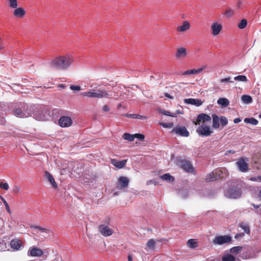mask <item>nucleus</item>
I'll use <instances>...</instances> for the list:
<instances>
[{
    "instance_id": "1",
    "label": "nucleus",
    "mask_w": 261,
    "mask_h": 261,
    "mask_svg": "<svg viewBox=\"0 0 261 261\" xmlns=\"http://www.w3.org/2000/svg\"><path fill=\"white\" fill-rule=\"evenodd\" d=\"M211 121V117L206 114L202 113L198 115L196 120L193 122L196 125H200L196 129V132L199 136L207 137L211 135L213 131L210 126L205 124V122H210Z\"/></svg>"
},
{
    "instance_id": "2",
    "label": "nucleus",
    "mask_w": 261,
    "mask_h": 261,
    "mask_svg": "<svg viewBox=\"0 0 261 261\" xmlns=\"http://www.w3.org/2000/svg\"><path fill=\"white\" fill-rule=\"evenodd\" d=\"M73 62V58L70 55L60 56L51 61L50 65L51 67L65 70L67 69Z\"/></svg>"
},
{
    "instance_id": "3",
    "label": "nucleus",
    "mask_w": 261,
    "mask_h": 261,
    "mask_svg": "<svg viewBox=\"0 0 261 261\" xmlns=\"http://www.w3.org/2000/svg\"><path fill=\"white\" fill-rule=\"evenodd\" d=\"M243 187V182H235L228 189L226 196L233 199L240 198L242 195Z\"/></svg>"
},
{
    "instance_id": "4",
    "label": "nucleus",
    "mask_w": 261,
    "mask_h": 261,
    "mask_svg": "<svg viewBox=\"0 0 261 261\" xmlns=\"http://www.w3.org/2000/svg\"><path fill=\"white\" fill-rule=\"evenodd\" d=\"M14 114L19 118H27L31 115V111L24 103H20L14 108Z\"/></svg>"
},
{
    "instance_id": "5",
    "label": "nucleus",
    "mask_w": 261,
    "mask_h": 261,
    "mask_svg": "<svg viewBox=\"0 0 261 261\" xmlns=\"http://www.w3.org/2000/svg\"><path fill=\"white\" fill-rule=\"evenodd\" d=\"M83 96H87L92 98H102L106 97L110 98V95L106 91L101 90L100 89L93 90L92 91L83 92L81 94Z\"/></svg>"
},
{
    "instance_id": "6",
    "label": "nucleus",
    "mask_w": 261,
    "mask_h": 261,
    "mask_svg": "<svg viewBox=\"0 0 261 261\" xmlns=\"http://www.w3.org/2000/svg\"><path fill=\"white\" fill-rule=\"evenodd\" d=\"M231 238L229 236H220L216 237L213 240V243L215 245H223L231 242Z\"/></svg>"
},
{
    "instance_id": "7",
    "label": "nucleus",
    "mask_w": 261,
    "mask_h": 261,
    "mask_svg": "<svg viewBox=\"0 0 261 261\" xmlns=\"http://www.w3.org/2000/svg\"><path fill=\"white\" fill-rule=\"evenodd\" d=\"M129 182V179L125 176H120L118 178L116 188L119 190H123L127 188Z\"/></svg>"
},
{
    "instance_id": "8",
    "label": "nucleus",
    "mask_w": 261,
    "mask_h": 261,
    "mask_svg": "<svg viewBox=\"0 0 261 261\" xmlns=\"http://www.w3.org/2000/svg\"><path fill=\"white\" fill-rule=\"evenodd\" d=\"M171 133H175L182 137H187L189 136V132L186 127L183 126H177L174 127Z\"/></svg>"
},
{
    "instance_id": "9",
    "label": "nucleus",
    "mask_w": 261,
    "mask_h": 261,
    "mask_svg": "<svg viewBox=\"0 0 261 261\" xmlns=\"http://www.w3.org/2000/svg\"><path fill=\"white\" fill-rule=\"evenodd\" d=\"M222 172L220 170H217L207 175L205 180L206 181H213L222 177Z\"/></svg>"
},
{
    "instance_id": "10",
    "label": "nucleus",
    "mask_w": 261,
    "mask_h": 261,
    "mask_svg": "<svg viewBox=\"0 0 261 261\" xmlns=\"http://www.w3.org/2000/svg\"><path fill=\"white\" fill-rule=\"evenodd\" d=\"M99 232L104 237H109L111 236L113 232V230L108 226L101 224L98 227Z\"/></svg>"
},
{
    "instance_id": "11",
    "label": "nucleus",
    "mask_w": 261,
    "mask_h": 261,
    "mask_svg": "<svg viewBox=\"0 0 261 261\" xmlns=\"http://www.w3.org/2000/svg\"><path fill=\"white\" fill-rule=\"evenodd\" d=\"M246 161H248L247 159L241 158L236 163L237 167L241 172H246L248 170V164Z\"/></svg>"
},
{
    "instance_id": "12",
    "label": "nucleus",
    "mask_w": 261,
    "mask_h": 261,
    "mask_svg": "<svg viewBox=\"0 0 261 261\" xmlns=\"http://www.w3.org/2000/svg\"><path fill=\"white\" fill-rule=\"evenodd\" d=\"M43 254V251L37 247H30L28 251V255L32 257H41Z\"/></svg>"
},
{
    "instance_id": "13",
    "label": "nucleus",
    "mask_w": 261,
    "mask_h": 261,
    "mask_svg": "<svg viewBox=\"0 0 261 261\" xmlns=\"http://www.w3.org/2000/svg\"><path fill=\"white\" fill-rule=\"evenodd\" d=\"M179 165L180 167L189 173H192L194 171V168L190 161L181 160L179 161Z\"/></svg>"
},
{
    "instance_id": "14",
    "label": "nucleus",
    "mask_w": 261,
    "mask_h": 261,
    "mask_svg": "<svg viewBox=\"0 0 261 261\" xmlns=\"http://www.w3.org/2000/svg\"><path fill=\"white\" fill-rule=\"evenodd\" d=\"M59 124L62 127H67L70 126L72 123V120L68 116H62L58 120Z\"/></svg>"
},
{
    "instance_id": "15",
    "label": "nucleus",
    "mask_w": 261,
    "mask_h": 261,
    "mask_svg": "<svg viewBox=\"0 0 261 261\" xmlns=\"http://www.w3.org/2000/svg\"><path fill=\"white\" fill-rule=\"evenodd\" d=\"M212 34L214 36L218 35L222 29V26L221 24L217 22H213L211 25Z\"/></svg>"
},
{
    "instance_id": "16",
    "label": "nucleus",
    "mask_w": 261,
    "mask_h": 261,
    "mask_svg": "<svg viewBox=\"0 0 261 261\" xmlns=\"http://www.w3.org/2000/svg\"><path fill=\"white\" fill-rule=\"evenodd\" d=\"M162 240H154L153 239H149L146 244V249L150 251H154L156 242H162Z\"/></svg>"
},
{
    "instance_id": "17",
    "label": "nucleus",
    "mask_w": 261,
    "mask_h": 261,
    "mask_svg": "<svg viewBox=\"0 0 261 261\" xmlns=\"http://www.w3.org/2000/svg\"><path fill=\"white\" fill-rule=\"evenodd\" d=\"M13 12V15L17 18H23L25 14L24 9L21 7H16Z\"/></svg>"
},
{
    "instance_id": "18",
    "label": "nucleus",
    "mask_w": 261,
    "mask_h": 261,
    "mask_svg": "<svg viewBox=\"0 0 261 261\" xmlns=\"http://www.w3.org/2000/svg\"><path fill=\"white\" fill-rule=\"evenodd\" d=\"M111 163L114 166L119 169L123 168L126 163V160L118 161L116 159H111Z\"/></svg>"
},
{
    "instance_id": "19",
    "label": "nucleus",
    "mask_w": 261,
    "mask_h": 261,
    "mask_svg": "<svg viewBox=\"0 0 261 261\" xmlns=\"http://www.w3.org/2000/svg\"><path fill=\"white\" fill-rule=\"evenodd\" d=\"M190 28V24L188 21H184L181 25L178 26L176 31L178 32H184L188 30Z\"/></svg>"
},
{
    "instance_id": "20",
    "label": "nucleus",
    "mask_w": 261,
    "mask_h": 261,
    "mask_svg": "<svg viewBox=\"0 0 261 261\" xmlns=\"http://www.w3.org/2000/svg\"><path fill=\"white\" fill-rule=\"evenodd\" d=\"M185 103L191 104L196 106H200L202 104V102L200 99L194 98H187L184 100Z\"/></svg>"
},
{
    "instance_id": "21",
    "label": "nucleus",
    "mask_w": 261,
    "mask_h": 261,
    "mask_svg": "<svg viewBox=\"0 0 261 261\" xmlns=\"http://www.w3.org/2000/svg\"><path fill=\"white\" fill-rule=\"evenodd\" d=\"M10 245L13 249L18 250L20 248L22 242L19 240L13 239L11 241Z\"/></svg>"
},
{
    "instance_id": "22",
    "label": "nucleus",
    "mask_w": 261,
    "mask_h": 261,
    "mask_svg": "<svg viewBox=\"0 0 261 261\" xmlns=\"http://www.w3.org/2000/svg\"><path fill=\"white\" fill-rule=\"evenodd\" d=\"M187 54V49L185 47H181L177 49L176 57L177 58H185Z\"/></svg>"
},
{
    "instance_id": "23",
    "label": "nucleus",
    "mask_w": 261,
    "mask_h": 261,
    "mask_svg": "<svg viewBox=\"0 0 261 261\" xmlns=\"http://www.w3.org/2000/svg\"><path fill=\"white\" fill-rule=\"evenodd\" d=\"M45 175L46 178L48 179V181L51 184L53 187L55 188H57L58 187V185L55 182V179L52 175L48 171H46L45 172Z\"/></svg>"
},
{
    "instance_id": "24",
    "label": "nucleus",
    "mask_w": 261,
    "mask_h": 261,
    "mask_svg": "<svg viewBox=\"0 0 261 261\" xmlns=\"http://www.w3.org/2000/svg\"><path fill=\"white\" fill-rule=\"evenodd\" d=\"M213 127L215 128H218L220 126V118L216 114H213Z\"/></svg>"
},
{
    "instance_id": "25",
    "label": "nucleus",
    "mask_w": 261,
    "mask_h": 261,
    "mask_svg": "<svg viewBox=\"0 0 261 261\" xmlns=\"http://www.w3.org/2000/svg\"><path fill=\"white\" fill-rule=\"evenodd\" d=\"M203 70V68H199V69H191V70H187L186 71H185L183 73H182V75H189V74H198L200 72H201Z\"/></svg>"
},
{
    "instance_id": "26",
    "label": "nucleus",
    "mask_w": 261,
    "mask_h": 261,
    "mask_svg": "<svg viewBox=\"0 0 261 261\" xmlns=\"http://www.w3.org/2000/svg\"><path fill=\"white\" fill-rule=\"evenodd\" d=\"M217 103L223 107H226L229 105V101L226 98H220L217 100Z\"/></svg>"
},
{
    "instance_id": "27",
    "label": "nucleus",
    "mask_w": 261,
    "mask_h": 261,
    "mask_svg": "<svg viewBox=\"0 0 261 261\" xmlns=\"http://www.w3.org/2000/svg\"><path fill=\"white\" fill-rule=\"evenodd\" d=\"M127 118H132L133 119H146L147 117L144 116H142L139 114H126L124 115Z\"/></svg>"
},
{
    "instance_id": "28",
    "label": "nucleus",
    "mask_w": 261,
    "mask_h": 261,
    "mask_svg": "<svg viewBox=\"0 0 261 261\" xmlns=\"http://www.w3.org/2000/svg\"><path fill=\"white\" fill-rule=\"evenodd\" d=\"M161 178L163 180L167 181H173L175 179L174 177L170 175L169 173H166L161 176Z\"/></svg>"
},
{
    "instance_id": "29",
    "label": "nucleus",
    "mask_w": 261,
    "mask_h": 261,
    "mask_svg": "<svg viewBox=\"0 0 261 261\" xmlns=\"http://www.w3.org/2000/svg\"><path fill=\"white\" fill-rule=\"evenodd\" d=\"M244 121L246 123H249L254 125L258 124V120L254 118H246Z\"/></svg>"
},
{
    "instance_id": "30",
    "label": "nucleus",
    "mask_w": 261,
    "mask_h": 261,
    "mask_svg": "<svg viewBox=\"0 0 261 261\" xmlns=\"http://www.w3.org/2000/svg\"><path fill=\"white\" fill-rule=\"evenodd\" d=\"M187 245L191 248H195L198 247V242L194 239H190L187 242Z\"/></svg>"
},
{
    "instance_id": "31",
    "label": "nucleus",
    "mask_w": 261,
    "mask_h": 261,
    "mask_svg": "<svg viewBox=\"0 0 261 261\" xmlns=\"http://www.w3.org/2000/svg\"><path fill=\"white\" fill-rule=\"evenodd\" d=\"M243 249V247L241 246H236L231 248L230 250V252L234 254H238L240 253Z\"/></svg>"
},
{
    "instance_id": "32",
    "label": "nucleus",
    "mask_w": 261,
    "mask_h": 261,
    "mask_svg": "<svg viewBox=\"0 0 261 261\" xmlns=\"http://www.w3.org/2000/svg\"><path fill=\"white\" fill-rule=\"evenodd\" d=\"M241 98L242 101L246 103H250L252 101V99L249 95H244L242 96Z\"/></svg>"
},
{
    "instance_id": "33",
    "label": "nucleus",
    "mask_w": 261,
    "mask_h": 261,
    "mask_svg": "<svg viewBox=\"0 0 261 261\" xmlns=\"http://www.w3.org/2000/svg\"><path fill=\"white\" fill-rule=\"evenodd\" d=\"M240 227L244 230V231L248 233H250L249 226L248 224L245 223H241L239 224Z\"/></svg>"
},
{
    "instance_id": "34",
    "label": "nucleus",
    "mask_w": 261,
    "mask_h": 261,
    "mask_svg": "<svg viewBox=\"0 0 261 261\" xmlns=\"http://www.w3.org/2000/svg\"><path fill=\"white\" fill-rule=\"evenodd\" d=\"M236 257L230 254H226L222 257V261H235Z\"/></svg>"
},
{
    "instance_id": "35",
    "label": "nucleus",
    "mask_w": 261,
    "mask_h": 261,
    "mask_svg": "<svg viewBox=\"0 0 261 261\" xmlns=\"http://www.w3.org/2000/svg\"><path fill=\"white\" fill-rule=\"evenodd\" d=\"M122 137L124 139L129 141H133L134 140V135H130L128 133H124Z\"/></svg>"
},
{
    "instance_id": "36",
    "label": "nucleus",
    "mask_w": 261,
    "mask_h": 261,
    "mask_svg": "<svg viewBox=\"0 0 261 261\" xmlns=\"http://www.w3.org/2000/svg\"><path fill=\"white\" fill-rule=\"evenodd\" d=\"M247 24V20L245 19H243L238 24V27L240 29H243L246 27Z\"/></svg>"
},
{
    "instance_id": "37",
    "label": "nucleus",
    "mask_w": 261,
    "mask_h": 261,
    "mask_svg": "<svg viewBox=\"0 0 261 261\" xmlns=\"http://www.w3.org/2000/svg\"><path fill=\"white\" fill-rule=\"evenodd\" d=\"M234 79L236 81H241V82H246L247 81V77L244 75H238L234 77Z\"/></svg>"
},
{
    "instance_id": "38",
    "label": "nucleus",
    "mask_w": 261,
    "mask_h": 261,
    "mask_svg": "<svg viewBox=\"0 0 261 261\" xmlns=\"http://www.w3.org/2000/svg\"><path fill=\"white\" fill-rule=\"evenodd\" d=\"M220 122L222 127L225 126L228 123L227 119L224 116H221L220 118Z\"/></svg>"
},
{
    "instance_id": "39",
    "label": "nucleus",
    "mask_w": 261,
    "mask_h": 261,
    "mask_svg": "<svg viewBox=\"0 0 261 261\" xmlns=\"http://www.w3.org/2000/svg\"><path fill=\"white\" fill-rule=\"evenodd\" d=\"M3 202L4 203V205H5L6 206V209L7 210V211L9 213V214H11V210H10V208L9 207V206L8 205V203H7V202L6 201V200L3 197L1 196V197Z\"/></svg>"
},
{
    "instance_id": "40",
    "label": "nucleus",
    "mask_w": 261,
    "mask_h": 261,
    "mask_svg": "<svg viewBox=\"0 0 261 261\" xmlns=\"http://www.w3.org/2000/svg\"><path fill=\"white\" fill-rule=\"evenodd\" d=\"M9 185L7 183H3V182H0V188L5 190H8L9 189Z\"/></svg>"
},
{
    "instance_id": "41",
    "label": "nucleus",
    "mask_w": 261,
    "mask_h": 261,
    "mask_svg": "<svg viewBox=\"0 0 261 261\" xmlns=\"http://www.w3.org/2000/svg\"><path fill=\"white\" fill-rule=\"evenodd\" d=\"M160 124L165 128H171L173 126V123H160Z\"/></svg>"
},
{
    "instance_id": "42",
    "label": "nucleus",
    "mask_w": 261,
    "mask_h": 261,
    "mask_svg": "<svg viewBox=\"0 0 261 261\" xmlns=\"http://www.w3.org/2000/svg\"><path fill=\"white\" fill-rule=\"evenodd\" d=\"M134 138H138L141 141H143L145 138L144 135L143 134H135L134 135Z\"/></svg>"
},
{
    "instance_id": "43",
    "label": "nucleus",
    "mask_w": 261,
    "mask_h": 261,
    "mask_svg": "<svg viewBox=\"0 0 261 261\" xmlns=\"http://www.w3.org/2000/svg\"><path fill=\"white\" fill-rule=\"evenodd\" d=\"M233 11L231 9H227L225 11V14L226 16L230 17L233 15Z\"/></svg>"
},
{
    "instance_id": "44",
    "label": "nucleus",
    "mask_w": 261,
    "mask_h": 261,
    "mask_svg": "<svg viewBox=\"0 0 261 261\" xmlns=\"http://www.w3.org/2000/svg\"><path fill=\"white\" fill-rule=\"evenodd\" d=\"M221 83H224V82H230V83H233V81L231 80V78L230 77H228L225 79H222L220 80Z\"/></svg>"
},
{
    "instance_id": "45",
    "label": "nucleus",
    "mask_w": 261,
    "mask_h": 261,
    "mask_svg": "<svg viewBox=\"0 0 261 261\" xmlns=\"http://www.w3.org/2000/svg\"><path fill=\"white\" fill-rule=\"evenodd\" d=\"M70 88L72 90L80 91L81 90V87L79 86L71 85Z\"/></svg>"
},
{
    "instance_id": "46",
    "label": "nucleus",
    "mask_w": 261,
    "mask_h": 261,
    "mask_svg": "<svg viewBox=\"0 0 261 261\" xmlns=\"http://www.w3.org/2000/svg\"><path fill=\"white\" fill-rule=\"evenodd\" d=\"M162 113L167 116L171 117H175V114H172L171 113L168 111H164Z\"/></svg>"
},
{
    "instance_id": "47",
    "label": "nucleus",
    "mask_w": 261,
    "mask_h": 261,
    "mask_svg": "<svg viewBox=\"0 0 261 261\" xmlns=\"http://www.w3.org/2000/svg\"><path fill=\"white\" fill-rule=\"evenodd\" d=\"M20 190V189L18 186H15L13 188V191L15 193H18L19 192Z\"/></svg>"
},
{
    "instance_id": "48",
    "label": "nucleus",
    "mask_w": 261,
    "mask_h": 261,
    "mask_svg": "<svg viewBox=\"0 0 261 261\" xmlns=\"http://www.w3.org/2000/svg\"><path fill=\"white\" fill-rule=\"evenodd\" d=\"M102 111L104 112H108L110 111V107L108 105H104L102 107Z\"/></svg>"
},
{
    "instance_id": "49",
    "label": "nucleus",
    "mask_w": 261,
    "mask_h": 261,
    "mask_svg": "<svg viewBox=\"0 0 261 261\" xmlns=\"http://www.w3.org/2000/svg\"><path fill=\"white\" fill-rule=\"evenodd\" d=\"M33 228H37V229H38L42 231H45L46 230V229L45 228H42L40 226H32Z\"/></svg>"
},
{
    "instance_id": "50",
    "label": "nucleus",
    "mask_w": 261,
    "mask_h": 261,
    "mask_svg": "<svg viewBox=\"0 0 261 261\" xmlns=\"http://www.w3.org/2000/svg\"><path fill=\"white\" fill-rule=\"evenodd\" d=\"M4 48V45L2 39L0 38V50Z\"/></svg>"
},
{
    "instance_id": "51",
    "label": "nucleus",
    "mask_w": 261,
    "mask_h": 261,
    "mask_svg": "<svg viewBox=\"0 0 261 261\" xmlns=\"http://www.w3.org/2000/svg\"><path fill=\"white\" fill-rule=\"evenodd\" d=\"M244 236V233H238V234H237L235 236L234 238H235L236 239H238V238H239L242 237H243Z\"/></svg>"
},
{
    "instance_id": "52",
    "label": "nucleus",
    "mask_w": 261,
    "mask_h": 261,
    "mask_svg": "<svg viewBox=\"0 0 261 261\" xmlns=\"http://www.w3.org/2000/svg\"><path fill=\"white\" fill-rule=\"evenodd\" d=\"M236 152V151L234 150H227L226 153H225V154L226 155H227L229 153H232V154H233Z\"/></svg>"
},
{
    "instance_id": "53",
    "label": "nucleus",
    "mask_w": 261,
    "mask_h": 261,
    "mask_svg": "<svg viewBox=\"0 0 261 261\" xmlns=\"http://www.w3.org/2000/svg\"><path fill=\"white\" fill-rule=\"evenodd\" d=\"M164 95H165L166 97H168V98H170V99H173V97L172 96H171L170 95H169V94L168 93H165L164 94Z\"/></svg>"
},
{
    "instance_id": "54",
    "label": "nucleus",
    "mask_w": 261,
    "mask_h": 261,
    "mask_svg": "<svg viewBox=\"0 0 261 261\" xmlns=\"http://www.w3.org/2000/svg\"><path fill=\"white\" fill-rule=\"evenodd\" d=\"M241 119L240 118H237L234 119L233 122L234 123H238L241 121Z\"/></svg>"
},
{
    "instance_id": "55",
    "label": "nucleus",
    "mask_w": 261,
    "mask_h": 261,
    "mask_svg": "<svg viewBox=\"0 0 261 261\" xmlns=\"http://www.w3.org/2000/svg\"><path fill=\"white\" fill-rule=\"evenodd\" d=\"M258 179L257 176V177H251L250 178L249 180L251 181H256Z\"/></svg>"
},
{
    "instance_id": "56",
    "label": "nucleus",
    "mask_w": 261,
    "mask_h": 261,
    "mask_svg": "<svg viewBox=\"0 0 261 261\" xmlns=\"http://www.w3.org/2000/svg\"><path fill=\"white\" fill-rule=\"evenodd\" d=\"M258 197L259 198V199L261 200V189H260V190L258 192Z\"/></svg>"
},
{
    "instance_id": "57",
    "label": "nucleus",
    "mask_w": 261,
    "mask_h": 261,
    "mask_svg": "<svg viewBox=\"0 0 261 261\" xmlns=\"http://www.w3.org/2000/svg\"><path fill=\"white\" fill-rule=\"evenodd\" d=\"M252 205V206H253L255 208H256V209H257V208H258L259 207V206H260L259 205H255V204H253V203Z\"/></svg>"
},
{
    "instance_id": "58",
    "label": "nucleus",
    "mask_w": 261,
    "mask_h": 261,
    "mask_svg": "<svg viewBox=\"0 0 261 261\" xmlns=\"http://www.w3.org/2000/svg\"><path fill=\"white\" fill-rule=\"evenodd\" d=\"M128 261H133L132 257L130 255L128 256Z\"/></svg>"
},
{
    "instance_id": "59",
    "label": "nucleus",
    "mask_w": 261,
    "mask_h": 261,
    "mask_svg": "<svg viewBox=\"0 0 261 261\" xmlns=\"http://www.w3.org/2000/svg\"><path fill=\"white\" fill-rule=\"evenodd\" d=\"M60 87H61V88H64V87H65V85H63V84H61V85H60Z\"/></svg>"
},
{
    "instance_id": "60",
    "label": "nucleus",
    "mask_w": 261,
    "mask_h": 261,
    "mask_svg": "<svg viewBox=\"0 0 261 261\" xmlns=\"http://www.w3.org/2000/svg\"><path fill=\"white\" fill-rule=\"evenodd\" d=\"M257 178L258 180H261V176H257Z\"/></svg>"
},
{
    "instance_id": "61",
    "label": "nucleus",
    "mask_w": 261,
    "mask_h": 261,
    "mask_svg": "<svg viewBox=\"0 0 261 261\" xmlns=\"http://www.w3.org/2000/svg\"><path fill=\"white\" fill-rule=\"evenodd\" d=\"M251 257H252V256H248V257L246 256V257H245V258H246V259H247V258H251Z\"/></svg>"
},
{
    "instance_id": "62",
    "label": "nucleus",
    "mask_w": 261,
    "mask_h": 261,
    "mask_svg": "<svg viewBox=\"0 0 261 261\" xmlns=\"http://www.w3.org/2000/svg\"><path fill=\"white\" fill-rule=\"evenodd\" d=\"M118 108L121 107V104L118 105Z\"/></svg>"
},
{
    "instance_id": "63",
    "label": "nucleus",
    "mask_w": 261,
    "mask_h": 261,
    "mask_svg": "<svg viewBox=\"0 0 261 261\" xmlns=\"http://www.w3.org/2000/svg\"><path fill=\"white\" fill-rule=\"evenodd\" d=\"M109 222H110V220H108V223H109Z\"/></svg>"
}]
</instances>
